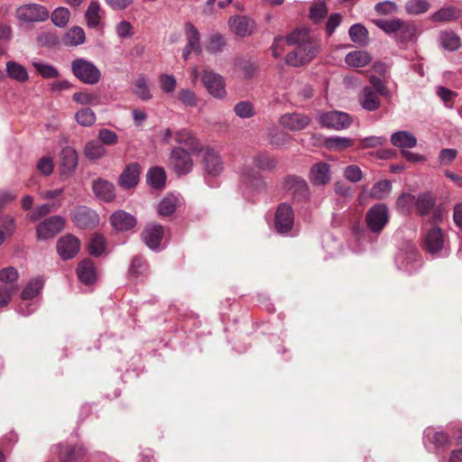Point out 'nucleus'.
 Returning <instances> with one entry per match:
<instances>
[{
  "instance_id": "obj_57",
  "label": "nucleus",
  "mask_w": 462,
  "mask_h": 462,
  "mask_svg": "<svg viewBox=\"0 0 462 462\" xmlns=\"http://www.w3.org/2000/svg\"><path fill=\"white\" fill-rule=\"evenodd\" d=\"M19 278L18 271L13 267L8 266L0 270V282L3 285L16 284Z\"/></svg>"
},
{
  "instance_id": "obj_62",
  "label": "nucleus",
  "mask_w": 462,
  "mask_h": 462,
  "mask_svg": "<svg viewBox=\"0 0 462 462\" xmlns=\"http://www.w3.org/2000/svg\"><path fill=\"white\" fill-rule=\"evenodd\" d=\"M179 100L186 106H196L198 100L194 91L189 88H181L179 91Z\"/></svg>"
},
{
  "instance_id": "obj_33",
  "label": "nucleus",
  "mask_w": 462,
  "mask_h": 462,
  "mask_svg": "<svg viewBox=\"0 0 462 462\" xmlns=\"http://www.w3.org/2000/svg\"><path fill=\"white\" fill-rule=\"evenodd\" d=\"M86 34L79 26L71 27L63 37V43L66 46L75 47L85 42Z\"/></svg>"
},
{
  "instance_id": "obj_50",
  "label": "nucleus",
  "mask_w": 462,
  "mask_h": 462,
  "mask_svg": "<svg viewBox=\"0 0 462 462\" xmlns=\"http://www.w3.org/2000/svg\"><path fill=\"white\" fill-rule=\"evenodd\" d=\"M32 65L36 71L44 79H56L59 77V70L52 65L33 60Z\"/></svg>"
},
{
  "instance_id": "obj_51",
  "label": "nucleus",
  "mask_w": 462,
  "mask_h": 462,
  "mask_svg": "<svg viewBox=\"0 0 462 462\" xmlns=\"http://www.w3.org/2000/svg\"><path fill=\"white\" fill-rule=\"evenodd\" d=\"M291 140L292 137L290 134L278 130L272 131L269 134V143L275 149L284 147Z\"/></svg>"
},
{
  "instance_id": "obj_34",
  "label": "nucleus",
  "mask_w": 462,
  "mask_h": 462,
  "mask_svg": "<svg viewBox=\"0 0 462 462\" xmlns=\"http://www.w3.org/2000/svg\"><path fill=\"white\" fill-rule=\"evenodd\" d=\"M147 183L155 189L164 187L166 181V172L162 167H152L146 174Z\"/></svg>"
},
{
  "instance_id": "obj_54",
  "label": "nucleus",
  "mask_w": 462,
  "mask_h": 462,
  "mask_svg": "<svg viewBox=\"0 0 462 462\" xmlns=\"http://www.w3.org/2000/svg\"><path fill=\"white\" fill-rule=\"evenodd\" d=\"M17 284L0 285V308H4L11 301L12 297L17 293Z\"/></svg>"
},
{
  "instance_id": "obj_30",
  "label": "nucleus",
  "mask_w": 462,
  "mask_h": 462,
  "mask_svg": "<svg viewBox=\"0 0 462 462\" xmlns=\"http://www.w3.org/2000/svg\"><path fill=\"white\" fill-rule=\"evenodd\" d=\"M460 17H462V9L451 5L443 7L435 12L431 19L433 22L449 23L457 21Z\"/></svg>"
},
{
  "instance_id": "obj_43",
  "label": "nucleus",
  "mask_w": 462,
  "mask_h": 462,
  "mask_svg": "<svg viewBox=\"0 0 462 462\" xmlns=\"http://www.w3.org/2000/svg\"><path fill=\"white\" fill-rule=\"evenodd\" d=\"M392 183L390 180H383L374 184L370 189L369 196L373 199H383L391 192Z\"/></svg>"
},
{
  "instance_id": "obj_45",
  "label": "nucleus",
  "mask_w": 462,
  "mask_h": 462,
  "mask_svg": "<svg viewBox=\"0 0 462 462\" xmlns=\"http://www.w3.org/2000/svg\"><path fill=\"white\" fill-rule=\"evenodd\" d=\"M75 120L79 125L88 127L95 124L97 117L91 108L85 107L75 114Z\"/></svg>"
},
{
  "instance_id": "obj_37",
  "label": "nucleus",
  "mask_w": 462,
  "mask_h": 462,
  "mask_svg": "<svg viewBox=\"0 0 462 462\" xmlns=\"http://www.w3.org/2000/svg\"><path fill=\"white\" fill-rule=\"evenodd\" d=\"M100 5L97 1L90 2L85 14L87 24L89 28H97L101 23Z\"/></svg>"
},
{
  "instance_id": "obj_11",
  "label": "nucleus",
  "mask_w": 462,
  "mask_h": 462,
  "mask_svg": "<svg viewBox=\"0 0 462 462\" xmlns=\"http://www.w3.org/2000/svg\"><path fill=\"white\" fill-rule=\"evenodd\" d=\"M72 221L82 229L95 228L99 223V216L87 206H79L72 214Z\"/></svg>"
},
{
  "instance_id": "obj_36",
  "label": "nucleus",
  "mask_w": 462,
  "mask_h": 462,
  "mask_svg": "<svg viewBox=\"0 0 462 462\" xmlns=\"http://www.w3.org/2000/svg\"><path fill=\"white\" fill-rule=\"evenodd\" d=\"M7 75L19 82H25L29 79L26 69L18 62L10 60L6 62Z\"/></svg>"
},
{
  "instance_id": "obj_8",
  "label": "nucleus",
  "mask_w": 462,
  "mask_h": 462,
  "mask_svg": "<svg viewBox=\"0 0 462 462\" xmlns=\"http://www.w3.org/2000/svg\"><path fill=\"white\" fill-rule=\"evenodd\" d=\"M318 120L322 127L337 131L348 128L353 122L349 114L336 110L320 114Z\"/></svg>"
},
{
  "instance_id": "obj_49",
  "label": "nucleus",
  "mask_w": 462,
  "mask_h": 462,
  "mask_svg": "<svg viewBox=\"0 0 462 462\" xmlns=\"http://www.w3.org/2000/svg\"><path fill=\"white\" fill-rule=\"evenodd\" d=\"M348 33L351 41L356 43L363 45L367 42L368 32L366 28L360 23L353 24L350 27Z\"/></svg>"
},
{
  "instance_id": "obj_40",
  "label": "nucleus",
  "mask_w": 462,
  "mask_h": 462,
  "mask_svg": "<svg viewBox=\"0 0 462 462\" xmlns=\"http://www.w3.org/2000/svg\"><path fill=\"white\" fill-rule=\"evenodd\" d=\"M328 9L324 0H317L310 7V19L319 23L328 14Z\"/></svg>"
},
{
  "instance_id": "obj_44",
  "label": "nucleus",
  "mask_w": 462,
  "mask_h": 462,
  "mask_svg": "<svg viewBox=\"0 0 462 462\" xmlns=\"http://www.w3.org/2000/svg\"><path fill=\"white\" fill-rule=\"evenodd\" d=\"M72 100L81 106H97L100 104L99 97L96 93L88 91L75 92Z\"/></svg>"
},
{
  "instance_id": "obj_53",
  "label": "nucleus",
  "mask_w": 462,
  "mask_h": 462,
  "mask_svg": "<svg viewBox=\"0 0 462 462\" xmlns=\"http://www.w3.org/2000/svg\"><path fill=\"white\" fill-rule=\"evenodd\" d=\"M70 17V13L66 7H58L51 14V21L58 27H65Z\"/></svg>"
},
{
  "instance_id": "obj_27",
  "label": "nucleus",
  "mask_w": 462,
  "mask_h": 462,
  "mask_svg": "<svg viewBox=\"0 0 462 462\" xmlns=\"http://www.w3.org/2000/svg\"><path fill=\"white\" fill-rule=\"evenodd\" d=\"M391 143L400 149H411L417 145V138L409 131H397L392 134Z\"/></svg>"
},
{
  "instance_id": "obj_9",
  "label": "nucleus",
  "mask_w": 462,
  "mask_h": 462,
  "mask_svg": "<svg viewBox=\"0 0 462 462\" xmlns=\"http://www.w3.org/2000/svg\"><path fill=\"white\" fill-rule=\"evenodd\" d=\"M18 20L24 23L44 22L50 14L48 9L39 4H26L19 6L15 12Z\"/></svg>"
},
{
  "instance_id": "obj_23",
  "label": "nucleus",
  "mask_w": 462,
  "mask_h": 462,
  "mask_svg": "<svg viewBox=\"0 0 462 462\" xmlns=\"http://www.w3.org/2000/svg\"><path fill=\"white\" fill-rule=\"evenodd\" d=\"M76 273L79 280L86 285L93 284L97 278L95 264L88 258H85L79 263Z\"/></svg>"
},
{
  "instance_id": "obj_58",
  "label": "nucleus",
  "mask_w": 462,
  "mask_h": 462,
  "mask_svg": "<svg viewBox=\"0 0 462 462\" xmlns=\"http://www.w3.org/2000/svg\"><path fill=\"white\" fill-rule=\"evenodd\" d=\"M234 111L241 118H250L255 114L254 105L249 101L238 102L235 106Z\"/></svg>"
},
{
  "instance_id": "obj_1",
  "label": "nucleus",
  "mask_w": 462,
  "mask_h": 462,
  "mask_svg": "<svg viewBox=\"0 0 462 462\" xmlns=\"http://www.w3.org/2000/svg\"><path fill=\"white\" fill-rule=\"evenodd\" d=\"M285 42L294 49L288 52L285 62L289 66L301 67L313 60L320 52V41L306 27L296 28L287 36Z\"/></svg>"
},
{
  "instance_id": "obj_3",
  "label": "nucleus",
  "mask_w": 462,
  "mask_h": 462,
  "mask_svg": "<svg viewBox=\"0 0 462 462\" xmlns=\"http://www.w3.org/2000/svg\"><path fill=\"white\" fill-rule=\"evenodd\" d=\"M267 183L263 175L251 166H244L241 169L238 183V191L243 199L251 200L258 195L264 193Z\"/></svg>"
},
{
  "instance_id": "obj_25",
  "label": "nucleus",
  "mask_w": 462,
  "mask_h": 462,
  "mask_svg": "<svg viewBox=\"0 0 462 462\" xmlns=\"http://www.w3.org/2000/svg\"><path fill=\"white\" fill-rule=\"evenodd\" d=\"M92 190L97 199L111 202L115 199V186L105 179H97L92 183Z\"/></svg>"
},
{
  "instance_id": "obj_46",
  "label": "nucleus",
  "mask_w": 462,
  "mask_h": 462,
  "mask_svg": "<svg viewBox=\"0 0 462 462\" xmlns=\"http://www.w3.org/2000/svg\"><path fill=\"white\" fill-rule=\"evenodd\" d=\"M327 148L334 151H343L354 144V141L348 137L331 136L325 142Z\"/></svg>"
},
{
  "instance_id": "obj_42",
  "label": "nucleus",
  "mask_w": 462,
  "mask_h": 462,
  "mask_svg": "<svg viewBox=\"0 0 462 462\" xmlns=\"http://www.w3.org/2000/svg\"><path fill=\"white\" fill-rule=\"evenodd\" d=\"M134 93L142 100H150L152 95L148 86V80L144 75H139L134 83Z\"/></svg>"
},
{
  "instance_id": "obj_64",
  "label": "nucleus",
  "mask_w": 462,
  "mask_h": 462,
  "mask_svg": "<svg viewBox=\"0 0 462 462\" xmlns=\"http://www.w3.org/2000/svg\"><path fill=\"white\" fill-rule=\"evenodd\" d=\"M116 31L120 39L130 38L134 33L133 25L125 20L116 25Z\"/></svg>"
},
{
  "instance_id": "obj_4",
  "label": "nucleus",
  "mask_w": 462,
  "mask_h": 462,
  "mask_svg": "<svg viewBox=\"0 0 462 462\" xmlns=\"http://www.w3.org/2000/svg\"><path fill=\"white\" fill-rule=\"evenodd\" d=\"M199 152H191L182 146H174L169 155L168 167L177 175H187L194 166L192 156Z\"/></svg>"
},
{
  "instance_id": "obj_61",
  "label": "nucleus",
  "mask_w": 462,
  "mask_h": 462,
  "mask_svg": "<svg viewBox=\"0 0 462 462\" xmlns=\"http://www.w3.org/2000/svg\"><path fill=\"white\" fill-rule=\"evenodd\" d=\"M98 141L103 145H115L118 142V136L112 130L107 128H102L98 131Z\"/></svg>"
},
{
  "instance_id": "obj_13",
  "label": "nucleus",
  "mask_w": 462,
  "mask_h": 462,
  "mask_svg": "<svg viewBox=\"0 0 462 462\" xmlns=\"http://www.w3.org/2000/svg\"><path fill=\"white\" fill-rule=\"evenodd\" d=\"M201 80L210 95L217 98H224L226 97L225 80L222 76L211 70H205Z\"/></svg>"
},
{
  "instance_id": "obj_21",
  "label": "nucleus",
  "mask_w": 462,
  "mask_h": 462,
  "mask_svg": "<svg viewBox=\"0 0 462 462\" xmlns=\"http://www.w3.org/2000/svg\"><path fill=\"white\" fill-rule=\"evenodd\" d=\"M57 448L60 462H79L87 455V449L81 445L59 444Z\"/></svg>"
},
{
  "instance_id": "obj_48",
  "label": "nucleus",
  "mask_w": 462,
  "mask_h": 462,
  "mask_svg": "<svg viewBox=\"0 0 462 462\" xmlns=\"http://www.w3.org/2000/svg\"><path fill=\"white\" fill-rule=\"evenodd\" d=\"M226 42L224 36L220 33H214L209 36L206 44V50L209 53L216 54L221 52Z\"/></svg>"
},
{
  "instance_id": "obj_17",
  "label": "nucleus",
  "mask_w": 462,
  "mask_h": 462,
  "mask_svg": "<svg viewBox=\"0 0 462 462\" xmlns=\"http://www.w3.org/2000/svg\"><path fill=\"white\" fill-rule=\"evenodd\" d=\"M308 178L314 186H326L331 180V167L328 162H319L310 168Z\"/></svg>"
},
{
  "instance_id": "obj_60",
  "label": "nucleus",
  "mask_w": 462,
  "mask_h": 462,
  "mask_svg": "<svg viewBox=\"0 0 462 462\" xmlns=\"http://www.w3.org/2000/svg\"><path fill=\"white\" fill-rule=\"evenodd\" d=\"M159 82L162 90L167 94L172 93L177 86L176 79L172 75L169 74H162L159 77Z\"/></svg>"
},
{
  "instance_id": "obj_6",
  "label": "nucleus",
  "mask_w": 462,
  "mask_h": 462,
  "mask_svg": "<svg viewBox=\"0 0 462 462\" xmlns=\"http://www.w3.org/2000/svg\"><path fill=\"white\" fill-rule=\"evenodd\" d=\"M389 210L385 204H374L365 214L367 228L374 234H380L389 221Z\"/></svg>"
},
{
  "instance_id": "obj_7",
  "label": "nucleus",
  "mask_w": 462,
  "mask_h": 462,
  "mask_svg": "<svg viewBox=\"0 0 462 462\" xmlns=\"http://www.w3.org/2000/svg\"><path fill=\"white\" fill-rule=\"evenodd\" d=\"M282 189L285 194L294 200H305L310 195L307 181L303 178L295 175H288L283 179Z\"/></svg>"
},
{
  "instance_id": "obj_19",
  "label": "nucleus",
  "mask_w": 462,
  "mask_h": 462,
  "mask_svg": "<svg viewBox=\"0 0 462 462\" xmlns=\"http://www.w3.org/2000/svg\"><path fill=\"white\" fill-rule=\"evenodd\" d=\"M175 143L178 146L184 147L187 151L191 152H202L203 146L199 143V139L192 134L191 131L186 128L178 130L174 134Z\"/></svg>"
},
{
  "instance_id": "obj_41",
  "label": "nucleus",
  "mask_w": 462,
  "mask_h": 462,
  "mask_svg": "<svg viewBox=\"0 0 462 462\" xmlns=\"http://www.w3.org/2000/svg\"><path fill=\"white\" fill-rule=\"evenodd\" d=\"M426 437L437 448H444L450 442L448 434L443 430L429 429L426 431Z\"/></svg>"
},
{
  "instance_id": "obj_32",
  "label": "nucleus",
  "mask_w": 462,
  "mask_h": 462,
  "mask_svg": "<svg viewBox=\"0 0 462 462\" xmlns=\"http://www.w3.org/2000/svg\"><path fill=\"white\" fill-rule=\"evenodd\" d=\"M253 163L261 171H273L277 167V160L266 152H261L253 157Z\"/></svg>"
},
{
  "instance_id": "obj_22",
  "label": "nucleus",
  "mask_w": 462,
  "mask_h": 462,
  "mask_svg": "<svg viewBox=\"0 0 462 462\" xmlns=\"http://www.w3.org/2000/svg\"><path fill=\"white\" fill-rule=\"evenodd\" d=\"M163 233V227L161 225L151 224L142 232V239L149 248L156 250L160 247Z\"/></svg>"
},
{
  "instance_id": "obj_52",
  "label": "nucleus",
  "mask_w": 462,
  "mask_h": 462,
  "mask_svg": "<svg viewBox=\"0 0 462 462\" xmlns=\"http://www.w3.org/2000/svg\"><path fill=\"white\" fill-rule=\"evenodd\" d=\"M441 46L448 51H456L460 46L459 37L452 32H445L440 34Z\"/></svg>"
},
{
  "instance_id": "obj_56",
  "label": "nucleus",
  "mask_w": 462,
  "mask_h": 462,
  "mask_svg": "<svg viewBox=\"0 0 462 462\" xmlns=\"http://www.w3.org/2000/svg\"><path fill=\"white\" fill-rule=\"evenodd\" d=\"M430 4L426 0H409L405 9L410 14H420L428 11Z\"/></svg>"
},
{
  "instance_id": "obj_28",
  "label": "nucleus",
  "mask_w": 462,
  "mask_h": 462,
  "mask_svg": "<svg viewBox=\"0 0 462 462\" xmlns=\"http://www.w3.org/2000/svg\"><path fill=\"white\" fill-rule=\"evenodd\" d=\"M61 173L69 174L78 165V153L75 149L67 146L60 152Z\"/></svg>"
},
{
  "instance_id": "obj_24",
  "label": "nucleus",
  "mask_w": 462,
  "mask_h": 462,
  "mask_svg": "<svg viewBox=\"0 0 462 462\" xmlns=\"http://www.w3.org/2000/svg\"><path fill=\"white\" fill-rule=\"evenodd\" d=\"M254 24V21L244 15H234L228 20L230 30L239 37H245L250 34Z\"/></svg>"
},
{
  "instance_id": "obj_20",
  "label": "nucleus",
  "mask_w": 462,
  "mask_h": 462,
  "mask_svg": "<svg viewBox=\"0 0 462 462\" xmlns=\"http://www.w3.org/2000/svg\"><path fill=\"white\" fill-rule=\"evenodd\" d=\"M203 164L208 175L217 176L223 171V162L220 155L212 148H203Z\"/></svg>"
},
{
  "instance_id": "obj_31",
  "label": "nucleus",
  "mask_w": 462,
  "mask_h": 462,
  "mask_svg": "<svg viewBox=\"0 0 462 462\" xmlns=\"http://www.w3.org/2000/svg\"><path fill=\"white\" fill-rule=\"evenodd\" d=\"M346 63L352 68H364L371 62V56L364 51H354L346 54Z\"/></svg>"
},
{
  "instance_id": "obj_38",
  "label": "nucleus",
  "mask_w": 462,
  "mask_h": 462,
  "mask_svg": "<svg viewBox=\"0 0 462 462\" xmlns=\"http://www.w3.org/2000/svg\"><path fill=\"white\" fill-rule=\"evenodd\" d=\"M44 284V281L42 277H35L32 279L24 287L22 292L23 300H32L35 298L42 291Z\"/></svg>"
},
{
  "instance_id": "obj_15",
  "label": "nucleus",
  "mask_w": 462,
  "mask_h": 462,
  "mask_svg": "<svg viewBox=\"0 0 462 462\" xmlns=\"http://www.w3.org/2000/svg\"><path fill=\"white\" fill-rule=\"evenodd\" d=\"M293 226V212L290 204H279L275 217L274 226L278 233L286 234Z\"/></svg>"
},
{
  "instance_id": "obj_55",
  "label": "nucleus",
  "mask_w": 462,
  "mask_h": 462,
  "mask_svg": "<svg viewBox=\"0 0 462 462\" xmlns=\"http://www.w3.org/2000/svg\"><path fill=\"white\" fill-rule=\"evenodd\" d=\"M400 256L402 257L403 261L406 262V264L409 265L419 260L420 253L413 244L408 243L402 249Z\"/></svg>"
},
{
  "instance_id": "obj_63",
  "label": "nucleus",
  "mask_w": 462,
  "mask_h": 462,
  "mask_svg": "<svg viewBox=\"0 0 462 462\" xmlns=\"http://www.w3.org/2000/svg\"><path fill=\"white\" fill-rule=\"evenodd\" d=\"M344 177L351 182H358L363 179V172L359 166L349 165L345 168L343 172Z\"/></svg>"
},
{
  "instance_id": "obj_59",
  "label": "nucleus",
  "mask_w": 462,
  "mask_h": 462,
  "mask_svg": "<svg viewBox=\"0 0 462 462\" xmlns=\"http://www.w3.org/2000/svg\"><path fill=\"white\" fill-rule=\"evenodd\" d=\"M145 260L143 257L137 255L133 258L128 273L129 275L133 277H137L143 274L145 272Z\"/></svg>"
},
{
  "instance_id": "obj_35",
  "label": "nucleus",
  "mask_w": 462,
  "mask_h": 462,
  "mask_svg": "<svg viewBox=\"0 0 462 462\" xmlns=\"http://www.w3.org/2000/svg\"><path fill=\"white\" fill-rule=\"evenodd\" d=\"M185 34L187 37V46L193 49L194 52L200 53V33L198 29L192 23H188L185 25Z\"/></svg>"
},
{
  "instance_id": "obj_39",
  "label": "nucleus",
  "mask_w": 462,
  "mask_h": 462,
  "mask_svg": "<svg viewBox=\"0 0 462 462\" xmlns=\"http://www.w3.org/2000/svg\"><path fill=\"white\" fill-rule=\"evenodd\" d=\"M106 150L98 140H92L87 143L84 148V154L89 160H97L105 156Z\"/></svg>"
},
{
  "instance_id": "obj_18",
  "label": "nucleus",
  "mask_w": 462,
  "mask_h": 462,
  "mask_svg": "<svg viewBox=\"0 0 462 462\" xmlns=\"http://www.w3.org/2000/svg\"><path fill=\"white\" fill-rule=\"evenodd\" d=\"M79 240L70 234L61 236L57 242V252L63 260L73 258L79 253Z\"/></svg>"
},
{
  "instance_id": "obj_16",
  "label": "nucleus",
  "mask_w": 462,
  "mask_h": 462,
  "mask_svg": "<svg viewBox=\"0 0 462 462\" xmlns=\"http://www.w3.org/2000/svg\"><path fill=\"white\" fill-rule=\"evenodd\" d=\"M141 165L138 162L127 164L118 177V185L124 189H134L140 180Z\"/></svg>"
},
{
  "instance_id": "obj_10",
  "label": "nucleus",
  "mask_w": 462,
  "mask_h": 462,
  "mask_svg": "<svg viewBox=\"0 0 462 462\" xmlns=\"http://www.w3.org/2000/svg\"><path fill=\"white\" fill-rule=\"evenodd\" d=\"M446 236L439 226L430 227L427 230L424 237L423 250L431 254L438 255L444 250Z\"/></svg>"
},
{
  "instance_id": "obj_26",
  "label": "nucleus",
  "mask_w": 462,
  "mask_h": 462,
  "mask_svg": "<svg viewBox=\"0 0 462 462\" xmlns=\"http://www.w3.org/2000/svg\"><path fill=\"white\" fill-rule=\"evenodd\" d=\"M378 95L371 87L366 86L360 92L358 102L365 110L369 112L376 111L381 106V100Z\"/></svg>"
},
{
  "instance_id": "obj_12",
  "label": "nucleus",
  "mask_w": 462,
  "mask_h": 462,
  "mask_svg": "<svg viewBox=\"0 0 462 462\" xmlns=\"http://www.w3.org/2000/svg\"><path fill=\"white\" fill-rule=\"evenodd\" d=\"M64 226V220L59 216L45 218L36 228L37 238L47 240L54 237Z\"/></svg>"
},
{
  "instance_id": "obj_14",
  "label": "nucleus",
  "mask_w": 462,
  "mask_h": 462,
  "mask_svg": "<svg viewBox=\"0 0 462 462\" xmlns=\"http://www.w3.org/2000/svg\"><path fill=\"white\" fill-rule=\"evenodd\" d=\"M310 117L301 113H286L279 119V124L284 129L291 132H299L305 129L310 124Z\"/></svg>"
},
{
  "instance_id": "obj_2",
  "label": "nucleus",
  "mask_w": 462,
  "mask_h": 462,
  "mask_svg": "<svg viewBox=\"0 0 462 462\" xmlns=\"http://www.w3.org/2000/svg\"><path fill=\"white\" fill-rule=\"evenodd\" d=\"M374 23L385 33L393 35V40L401 49H405L410 42H414L417 40L418 29L413 22L393 18L391 20H376Z\"/></svg>"
},
{
  "instance_id": "obj_47",
  "label": "nucleus",
  "mask_w": 462,
  "mask_h": 462,
  "mask_svg": "<svg viewBox=\"0 0 462 462\" xmlns=\"http://www.w3.org/2000/svg\"><path fill=\"white\" fill-rule=\"evenodd\" d=\"M106 240L102 235L92 236L88 244V252L92 256H100L106 251Z\"/></svg>"
},
{
  "instance_id": "obj_5",
  "label": "nucleus",
  "mask_w": 462,
  "mask_h": 462,
  "mask_svg": "<svg viewBox=\"0 0 462 462\" xmlns=\"http://www.w3.org/2000/svg\"><path fill=\"white\" fill-rule=\"evenodd\" d=\"M72 74L82 83L95 85L102 78L100 69L90 60L78 58L71 62Z\"/></svg>"
},
{
  "instance_id": "obj_29",
  "label": "nucleus",
  "mask_w": 462,
  "mask_h": 462,
  "mask_svg": "<svg viewBox=\"0 0 462 462\" xmlns=\"http://www.w3.org/2000/svg\"><path fill=\"white\" fill-rule=\"evenodd\" d=\"M111 225L118 230H129L136 225L134 216L123 210L116 211L110 217Z\"/></svg>"
}]
</instances>
